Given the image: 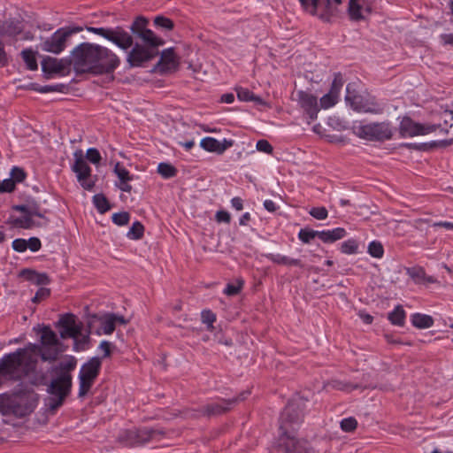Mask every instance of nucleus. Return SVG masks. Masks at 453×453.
Wrapping results in <instances>:
<instances>
[{
    "label": "nucleus",
    "mask_w": 453,
    "mask_h": 453,
    "mask_svg": "<svg viewBox=\"0 0 453 453\" xmlns=\"http://www.w3.org/2000/svg\"><path fill=\"white\" fill-rule=\"evenodd\" d=\"M331 386L334 389H337V390H342V391H345V392H351L355 389H359V388H362V389H367V388H371V389H374L376 388V386H362L360 384H354V383H350V382H348V381H342V380H333L331 382Z\"/></svg>",
    "instance_id": "nucleus-26"
},
{
    "label": "nucleus",
    "mask_w": 453,
    "mask_h": 453,
    "mask_svg": "<svg viewBox=\"0 0 453 453\" xmlns=\"http://www.w3.org/2000/svg\"><path fill=\"white\" fill-rule=\"evenodd\" d=\"M27 242V248L30 249L31 251H37L41 249V241L36 237H31L28 239Z\"/></svg>",
    "instance_id": "nucleus-60"
},
{
    "label": "nucleus",
    "mask_w": 453,
    "mask_h": 453,
    "mask_svg": "<svg viewBox=\"0 0 453 453\" xmlns=\"http://www.w3.org/2000/svg\"><path fill=\"white\" fill-rule=\"evenodd\" d=\"M303 8L306 11H309L311 15H315L317 13V10L319 4V0H299ZM326 4H330V0H326Z\"/></svg>",
    "instance_id": "nucleus-42"
},
{
    "label": "nucleus",
    "mask_w": 453,
    "mask_h": 453,
    "mask_svg": "<svg viewBox=\"0 0 453 453\" xmlns=\"http://www.w3.org/2000/svg\"><path fill=\"white\" fill-rule=\"evenodd\" d=\"M50 295V290L46 288H40L37 292L35 293V296L33 297L32 302L33 303H39L42 300L46 299Z\"/></svg>",
    "instance_id": "nucleus-53"
},
{
    "label": "nucleus",
    "mask_w": 453,
    "mask_h": 453,
    "mask_svg": "<svg viewBox=\"0 0 453 453\" xmlns=\"http://www.w3.org/2000/svg\"><path fill=\"white\" fill-rule=\"evenodd\" d=\"M129 181L130 180L117 182L116 187L123 192L130 193L132 191V186L129 184Z\"/></svg>",
    "instance_id": "nucleus-63"
},
{
    "label": "nucleus",
    "mask_w": 453,
    "mask_h": 453,
    "mask_svg": "<svg viewBox=\"0 0 453 453\" xmlns=\"http://www.w3.org/2000/svg\"><path fill=\"white\" fill-rule=\"evenodd\" d=\"M368 252L373 257H376V258L382 257V256L384 254V249H383L381 242H377V241L372 242L368 246Z\"/></svg>",
    "instance_id": "nucleus-38"
},
{
    "label": "nucleus",
    "mask_w": 453,
    "mask_h": 453,
    "mask_svg": "<svg viewBox=\"0 0 453 453\" xmlns=\"http://www.w3.org/2000/svg\"><path fill=\"white\" fill-rule=\"evenodd\" d=\"M388 320L395 326H403L405 322V311L402 305H397L395 310L388 313Z\"/></svg>",
    "instance_id": "nucleus-31"
},
{
    "label": "nucleus",
    "mask_w": 453,
    "mask_h": 453,
    "mask_svg": "<svg viewBox=\"0 0 453 453\" xmlns=\"http://www.w3.org/2000/svg\"><path fill=\"white\" fill-rule=\"evenodd\" d=\"M265 257L277 265L287 266H298L300 268H303L304 266V265L300 259L290 258L287 256H283L280 254H267L265 255Z\"/></svg>",
    "instance_id": "nucleus-23"
},
{
    "label": "nucleus",
    "mask_w": 453,
    "mask_h": 453,
    "mask_svg": "<svg viewBox=\"0 0 453 453\" xmlns=\"http://www.w3.org/2000/svg\"><path fill=\"white\" fill-rule=\"evenodd\" d=\"M98 321L100 323V328L96 329V334H111L115 330V324L111 318V313H106L103 316H97L96 314L89 316L88 321V327L92 328L93 324Z\"/></svg>",
    "instance_id": "nucleus-18"
},
{
    "label": "nucleus",
    "mask_w": 453,
    "mask_h": 453,
    "mask_svg": "<svg viewBox=\"0 0 453 453\" xmlns=\"http://www.w3.org/2000/svg\"><path fill=\"white\" fill-rule=\"evenodd\" d=\"M12 248L15 251L24 252L27 249V242L25 239H16L12 242Z\"/></svg>",
    "instance_id": "nucleus-58"
},
{
    "label": "nucleus",
    "mask_w": 453,
    "mask_h": 453,
    "mask_svg": "<svg viewBox=\"0 0 453 453\" xmlns=\"http://www.w3.org/2000/svg\"><path fill=\"white\" fill-rule=\"evenodd\" d=\"M59 328V334L62 339L73 338L77 344V338L81 336L82 324L77 323L76 316L66 313L61 316L56 324Z\"/></svg>",
    "instance_id": "nucleus-11"
},
{
    "label": "nucleus",
    "mask_w": 453,
    "mask_h": 453,
    "mask_svg": "<svg viewBox=\"0 0 453 453\" xmlns=\"http://www.w3.org/2000/svg\"><path fill=\"white\" fill-rule=\"evenodd\" d=\"M101 366L102 359L99 357H93L81 365L79 372L80 398H84L88 394L99 375Z\"/></svg>",
    "instance_id": "nucleus-6"
},
{
    "label": "nucleus",
    "mask_w": 453,
    "mask_h": 453,
    "mask_svg": "<svg viewBox=\"0 0 453 453\" xmlns=\"http://www.w3.org/2000/svg\"><path fill=\"white\" fill-rule=\"evenodd\" d=\"M319 234L320 231L301 229L298 234V237L303 242L309 243L315 237L319 238Z\"/></svg>",
    "instance_id": "nucleus-41"
},
{
    "label": "nucleus",
    "mask_w": 453,
    "mask_h": 453,
    "mask_svg": "<svg viewBox=\"0 0 453 453\" xmlns=\"http://www.w3.org/2000/svg\"><path fill=\"white\" fill-rule=\"evenodd\" d=\"M341 250L344 254H354L357 250V243L355 240H348L342 242Z\"/></svg>",
    "instance_id": "nucleus-48"
},
{
    "label": "nucleus",
    "mask_w": 453,
    "mask_h": 453,
    "mask_svg": "<svg viewBox=\"0 0 453 453\" xmlns=\"http://www.w3.org/2000/svg\"><path fill=\"white\" fill-rule=\"evenodd\" d=\"M310 215L316 219H325L328 216V211L325 207H313L309 211Z\"/></svg>",
    "instance_id": "nucleus-50"
},
{
    "label": "nucleus",
    "mask_w": 453,
    "mask_h": 453,
    "mask_svg": "<svg viewBox=\"0 0 453 453\" xmlns=\"http://www.w3.org/2000/svg\"><path fill=\"white\" fill-rule=\"evenodd\" d=\"M74 164L72 165V170L76 173L77 180L81 186L86 190H91L96 183L91 174V168L84 158V154L81 150H77L73 153Z\"/></svg>",
    "instance_id": "nucleus-9"
},
{
    "label": "nucleus",
    "mask_w": 453,
    "mask_h": 453,
    "mask_svg": "<svg viewBox=\"0 0 453 453\" xmlns=\"http://www.w3.org/2000/svg\"><path fill=\"white\" fill-rule=\"evenodd\" d=\"M216 219L218 222L229 223L231 220L230 214L226 211H219L216 213Z\"/></svg>",
    "instance_id": "nucleus-61"
},
{
    "label": "nucleus",
    "mask_w": 453,
    "mask_h": 453,
    "mask_svg": "<svg viewBox=\"0 0 453 453\" xmlns=\"http://www.w3.org/2000/svg\"><path fill=\"white\" fill-rule=\"evenodd\" d=\"M164 434L165 432L162 430L143 427L127 431L120 440L125 441L128 446H138L149 442L157 435Z\"/></svg>",
    "instance_id": "nucleus-12"
},
{
    "label": "nucleus",
    "mask_w": 453,
    "mask_h": 453,
    "mask_svg": "<svg viewBox=\"0 0 453 453\" xmlns=\"http://www.w3.org/2000/svg\"><path fill=\"white\" fill-rule=\"evenodd\" d=\"M15 184L13 180L10 177L3 181L0 180V193H10L15 189Z\"/></svg>",
    "instance_id": "nucleus-52"
},
{
    "label": "nucleus",
    "mask_w": 453,
    "mask_h": 453,
    "mask_svg": "<svg viewBox=\"0 0 453 453\" xmlns=\"http://www.w3.org/2000/svg\"><path fill=\"white\" fill-rule=\"evenodd\" d=\"M256 148L258 151L265 152L267 154H272L273 150V148L269 142L264 139L257 141Z\"/></svg>",
    "instance_id": "nucleus-54"
},
{
    "label": "nucleus",
    "mask_w": 453,
    "mask_h": 453,
    "mask_svg": "<svg viewBox=\"0 0 453 453\" xmlns=\"http://www.w3.org/2000/svg\"><path fill=\"white\" fill-rule=\"evenodd\" d=\"M45 375L43 373L35 374L33 379H31V383L34 385L43 384L45 381Z\"/></svg>",
    "instance_id": "nucleus-64"
},
{
    "label": "nucleus",
    "mask_w": 453,
    "mask_h": 453,
    "mask_svg": "<svg viewBox=\"0 0 453 453\" xmlns=\"http://www.w3.org/2000/svg\"><path fill=\"white\" fill-rule=\"evenodd\" d=\"M342 85H343V81H342V75L340 73H338L334 76V79L332 82L331 88H330L329 92L339 96V92H340Z\"/></svg>",
    "instance_id": "nucleus-51"
},
{
    "label": "nucleus",
    "mask_w": 453,
    "mask_h": 453,
    "mask_svg": "<svg viewBox=\"0 0 453 453\" xmlns=\"http://www.w3.org/2000/svg\"><path fill=\"white\" fill-rule=\"evenodd\" d=\"M93 203L98 212L105 213L111 209V204L104 194H96L93 196Z\"/></svg>",
    "instance_id": "nucleus-32"
},
{
    "label": "nucleus",
    "mask_w": 453,
    "mask_h": 453,
    "mask_svg": "<svg viewBox=\"0 0 453 453\" xmlns=\"http://www.w3.org/2000/svg\"><path fill=\"white\" fill-rule=\"evenodd\" d=\"M33 216H30L29 214L25 215L23 217L18 218L14 220L15 226L24 228V229H30L33 227H42L47 225L45 222H36L33 219Z\"/></svg>",
    "instance_id": "nucleus-28"
},
{
    "label": "nucleus",
    "mask_w": 453,
    "mask_h": 453,
    "mask_svg": "<svg viewBox=\"0 0 453 453\" xmlns=\"http://www.w3.org/2000/svg\"><path fill=\"white\" fill-rule=\"evenodd\" d=\"M111 343L107 341H103L100 345L99 349L104 352L103 358L109 357L111 354ZM102 359V357H100Z\"/></svg>",
    "instance_id": "nucleus-59"
},
{
    "label": "nucleus",
    "mask_w": 453,
    "mask_h": 453,
    "mask_svg": "<svg viewBox=\"0 0 453 453\" xmlns=\"http://www.w3.org/2000/svg\"><path fill=\"white\" fill-rule=\"evenodd\" d=\"M408 275L418 284L434 283L436 280L432 276H426L422 267H411L407 269Z\"/></svg>",
    "instance_id": "nucleus-22"
},
{
    "label": "nucleus",
    "mask_w": 453,
    "mask_h": 453,
    "mask_svg": "<svg viewBox=\"0 0 453 453\" xmlns=\"http://www.w3.org/2000/svg\"><path fill=\"white\" fill-rule=\"evenodd\" d=\"M353 133L359 138L368 141H384L392 137L390 125L387 122H375L366 125H354Z\"/></svg>",
    "instance_id": "nucleus-7"
},
{
    "label": "nucleus",
    "mask_w": 453,
    "mask_h": 453,
    "mask_svg": "<svg viewBox=\"0 0 453 453\" xmlns=\"http://www.w3.org/2000/svg\"><path fill=\"white\" fill-rule=\"evenodd\" d=\"M89 32L98 35L106 40H108L111 28H104V27H89L87 28Z\"/></svg>",
    "instance_id": "nucleus-57"
},
{
    "label": "nucleus",
    "mask_w": 453,
    "mask_h": 453,
    "mask_svg": "<svg viewBox=\"0 0 453 453\" xmlns=\"http://www.w3.org/2000/svg\"><path fill=\"white\" fill-rule=\"evenodd\" d=\"M157 172L164 178H171L175 176L177 173L175 167L167 163H160L157 166Z\"/></svg>",
    "instance_id": "nucleus-37"
},
{
    "label": "nucleus",
    "mask_w": 453,
    "mask_h": 453,
    "mask_svg": "<svg viewBox=\"0 0 453 453\" xmlns=\"http://www.w3.org/2000/svg\"><path fill=\"white\" fill-rule=\"evenodd\" d=\"M235 91L237 93V97L241 101H253L258 104H265V101L260 98L259 96H255L251 91H250L248 88H236Z\"/></svg>",
    "instance_id": "nucleus-30"
},
{
    "label": "nucleus",
    "mask_w": 453,
    "mask_h": 453,
    "mask_svg": "<svg viewBox=\"0 0 453 453\" xmlns=\"http://www.w3.org/2000/svg\"><path fill=\"white\" fill-rule=\"evenodd\" d=\"M346 101L349 103L351 108L357 111L364 112H377L368 104L363 102V98L360 96H346Z\"/></svg>",
    "instance_id": "nucleus-27"
},
{
    "label": "nucleus",
    "mask_w": 453,
    "mask_h": 453,
    "mask_svg": "<svg viewBox=\"0 0 453 453\" xmlns=\"http://www.w3.org/2000/svg\"><path fill=\"white\" fill-rule=\"evenodd\" d=\"M437 129L435 125H422L414 122L410 117H403L401 120L399 132L403 137L424 135Z\"/></svg>",
    "instance_id": "nucleus-13"
},
{
    "label": "nucleus",
    "mask_w": 453,
    "mask_h": 453,
    "mask_svg": "<svg viewBox=\"0 0 453 453\" xmlns=\"http://www.w3.org/2000/svg\"><path fill=\"white\" fill-rule=\"evenodd\" d=\"M81 31V27H65L57 30L50 38H47L41 44V49L44 51L59 54L65 48L67 40L72 35Z\"/></svg>",
    "instance_id": "nucleus-8"
},
{
    "label": "nucleus",
    "mask_w": 453,
    "mask_h": 453,
    "mask_svg": "<svg viewBox=\"0 0 453 453\" xmlns=\"http://www.w3.org/2000/svg\"><path fill=\"white\" fill-rule=\"evenodd\" d=\"M404 147L408 148V149H411V150H429L430 148H433L434 146H436V143L434 142V143H406L403 145Z\"/></svg>",
    "instance_id": "nucleus-55"
},
{
    "label": "nucleus",
    "mask_w": 453,
    "mask_h": 453,
    "mask_svg": "<svg viewBox=\"0 0 453 453\" xmlns=\"http://www.w3.org/2000/svg\"><path fill=\"white\" fill-rule=\"evenodd\" d=\"M19 276L38 286L47 285L50 282V280L46 273H40L31 269L21 270Z\"/></svg>",
    "instance_id": "nucleus-20"
},
{
    "label": "nucleus",
    "mask_w": 453,
    "mask_h": 453,
    "mask_svg": "<svg viewBox=\"0 0 453 453\" xmlns=\"http://www.w3.org/2000/svg\"><path fill=\"white\" fill-rule=\"evenodd\" d=\"M283 440L282 446L286 453H310L307 448V441L298 440L295 437L286 436Z\"/></svg>",
    "instance_id": "nucleus-19"
},
{
    "label": "nucleus",
    "mask_w": 453,
    "mask_h": 453,
    "mask_svg": "<svg viewBox=\"0 0 453 453\" xmlns=\"http://www.w3.org/2000/svg\"><path fill=\"white\" fill-rule=\"evenodd\" d=\"M154 24L166 30H172L174 27L173 20L164 16H157Z\"/></svg>",
    "instance_id": "nucleus-44"
},
{
    "label": "nucleus",
    "mask_w": 453,
    "mask_h": 453,
    "mask_svg": "<svg viewBox=\"0 0 453 453\" xmlns=\"http://www.w3.org/2000/svg\"><path fill=\"white\" fill-rule=\"evenodd\" d=\"M372 12V5L361 3L358 0H349L348 5V14L353 21L365 19Z\"/></svg>",
    "instance_id": "nucleus-16"
},
{
    "label": "nucleus",
    "mask_w": 453,
    "mask_h": 453,
    "mask_svg": "<svg viewBox=\"0 0 453 453\" xmlns=\"http://www.w3.org/2000/svg\"><path fill=\"white\" fill-rule=\"evenodd\" d=\"M242 286H243V280H238L237 284H235V285L227 284L224 290V294H226L228 296H236L241 292Z\"/></svg>",
    "instance_id": "nucleus-45"
},
{
    "label": "nucleus",
    "mask_w": 453,
    "mask_h": 453,
    "mask_svg": "<svg viewBox=\"0 0 453 453\" xmlns=\"http://www.w3.org/2000/svg\"><path fill=\"white\" fill-rule=\"evenodd\" d=\"M91 329L92 328H88V332L86 335L81 336V338H80V337L77 338V344L74 342V349L75 350H79L81 349H83L84 346L88 343L89 334H91Z\"/></svg>",
    "instance_id": "nucleus-56"
},
{
    "label": "nucleus",
    "mask_w": 453,
    "mask_h": 453,
    "mask_svg": "<svg viewBox=\"0 0 453 453\" xmlns=\"http://www.w3.org/2000/svg\"><path fill=\"white\" fill-rule=\"evenodd\" d=\"M77 365V359L67 356L64 360L51 367L52 380L47 388L50 395L45 398L46 411L54 413L63 405L65 398L71 392L73 385L72 372Z\"/></svg>",
    "instance_id": "nucleus-4"
},
{
    "label": "nucleus",
    "mask_w": 453,
    "mask_h": 453,
    "mask_svg": "<svg viewBox=\"0 0 453 453\" xmlns=\"http://www.w3.org/2000/svg\"><path fill=\"white\" fill-rule=\"evenodd\" d=\"M114 173L119 178V182L133 180V176L124 166L120 165V163H117L115 165Z\"/></svg>",
    "instance_id": "nucleus-40"
},
{
    "label": "nucleus",
    "mask_w": 453,
    "mask_h": 453,
    "mask_svg": "<svg viewBox=\"0 0 453 453\" xmlns=\"http://www.w3.org/2000/svg\"><path fill=\"white\" fill-rule=\"evenodd\" d=\"M144 234V226L140 221H135L133 223L129 231L127 234V236L131 240H140L142 238Z\"/></svg>",
    "instance_id": "nucleus-33"
},
{
    "label": "nucleus",
    "mask_w": 453,
    "mask_h": 453,
    "mask_svg": "<svg viewBox=\"0 0 453 453\" xmlns=\"http://www.w3.org/2000/svg\"><path fill=\"white\" fill-rule=\"evenodd\" d=\"M148 19L142 16L137 17L130 27L133 35L141 42H136L127 52V62L130 67H140L150 62L158 54V47L164 45L165 41L157 37L155 33L147 28Z\"/></svg>",
    "instance_id": "nucleus-3"
},
{
    "label": "nucleus",
    "mask_w": 453,
    "mask_h": 453,
    "mask_svg": "<svg viewBox=\"0 0 453 453\" xmlns=\"http://www.w3.org/2000/svg\"><path fill=\"white\" fill-rule=\"evenodd\" d=\"M202 322L207 325L209 330L213 328V323L216 320V315L210 310L203 311L201 313Z\"/></svg>",
    "instance_id": "nucleus-43"
},
{
    "label": "nucleus",
    "mask_w": 453,
    "mask_h": 453,
    "mask_svg": "<svg viewBox=\"0 0 453 453\" xmlns=\"http://www.w3.org/2000/svg\"><path fill=\"white\" fill-rule=\"evenodd\" d=\"M76 73H111L119 65L117 55L106 47L83 42L72 50Z\"/></svg>",
    "instance_id": "nucleus-2"
},
{
    "label": "nucleus",
    "mask_w": 453,
    "mask_h": 453,
    "mask_svg": "<svg viewBox=\"0 0 453 453\" xmlns=\"http://www.w3.org/2000/svg\"><path fill=\"white\" fill-rule=\"evenodd\" d=\"M21 55L28 69L33 71L37 69V61L32 50H22Z\"/></svg>",
    "instance_id": "nucleus-35"
},
{
    "label": "nucleus",
    "mask_w": 453,
    "mask_h": 453,
    "mask_svg": "<svg viewBox=\"0 0 453 453\" xmlns=\"http://www.w3.org/2000/svg\"><path fill=\"white\" fill-rule=\"evenodd\" d=\"M40 343H29L25 348L4 356L0 359V371L14 377L31 374L35 372L38 356L42 361L53 362L65 350L57 334L49 326L42 328Z\"/></svg>",
    "instance_id": "nucleus-1"
},
{
    "label": "nucleus",
    "mask_w": 453,
    "mask_h": 453,
    "mask_svg": "<svg viewBox=\"0 0 453 453\" xmlns=\"http://www.w3.org/2000/svg\"><path fill=\"white\" fill-rule=\"evenodd\" d=\"M65 88V85H56V86H44L42 88H41L39 89L40 92L42 93H47V92H51V91H62L63 88Z\"/></svg>",
    "instance_id": "nucleus-62"
},
{
    "label": "nucleus",
    "mask_w": 453,
    "mask_h": 453,
    "mask_svg": "<svg viewBox=\"0 0 453 453\" xmlns=\"http://www.w3.org/2000/svg\"><path fill=\"white\" fill-rule=\"evenodd\" d=\"M346 230L342 227H337L329 231H320L319 239L326 243L334 242L342 239L346 235Z\"/></svg>",
    "instance_id": "nucleus-24"
},
{
    "label": "nucleus",
    "mask_w": 453,
    "mask_h": 453,
    "mask_svg": "<svg viewBox=\"0 0 453 453\" xmlns=\"http://www.w3.org/2000/svg\"><path fill=\"white\" fill-rule=\"evenodd\" d=\"M357 426V421L355 418L349 417L341 421V428L344 432H353Z\"/></svg>",
    "instance_id": "nucleus-47"
},
{
    "label": "nucleus",
    "mask_w": 453,
    "mask_h": 453,
    "mask_svg": "<svg viewBox=\"0 0 453 453\" xmlns=\"http://www.w3.org/2000/svg\"><path fill=\"white\" fill-rule=\"evenodd\" d=\"M302 417L303 413L299 409V405L294 402L289 403L286 406L281 415L282 419L289 423L298 422Z\"/></svg>",
    "instance_id": "nucleus-21"
},
{
    "label": "nucleus",
    "mask_w": 453,
    "mask_h": 453,
    "mask_svg": "<svg viewBox=\"0 0 453 453\" xmlns=\"http://www.w3.org/2000/svg\"><path fill=\"white\" fill-rule=\"evenodd\" d=\"M111 219L115 225L123 226L129 223L130 214L127 211L114 213Z\"/></svg>",
    "instance_id": "nucleus-39"
},
{
    "label": "nucleus",
    "mask_w": 453,
    "mask_h": 453,
    "mask_svg": "<svg viewBox=\"0 0 453 453\" xmlns=\"http://www.w3.org/2000/svg\"><path fill=\"white\" fill-rule=\"evenodd\" d=\"M292 99L296 101L299 107L308 116L310 120H315L320 111L318 97L310 91L297 90L293 92Z\"/></svg>",
    "instance_id": "nucleus-10"
},
{
    "label": "nucleus",
    "mask_w": 453,
    "mask_h": 453,
    "mask_svg": "<svg viewBox=\"0 0 453 453\" xmlns=\"http://www.w3.org/2000/svg\"><path fill=\"white\" fill-rule=\"evenodd\" d=\"M237 402V399H232L224 404H214L207 408L209 414H221L230 410V406Z\"/></svg>",
    "instance_id": "nucleus-34"
},
{
    "label": "nucleus",
    "mask_w": 453,
    "mask_h": 453,
    "mask_svg": "<svg viewBox=\"0 0 453 453\" xmlns=\"http://www.w3.org/2000/svg\"><path fill=\"white\" fill-rule=\"evenodd\" d=\"M108 41L123 50L132 49L134 45L133 35L120 26L111 29Z\"/></svg>",
    "instance_id": "nucleus-15"
},
{
    "label": "nucleus",
    "mask_w": 453,
    "mask_h": 453,
    "mask_svg": "<svg viewBox=\"0 0 453 453\" xmlns=\"http://www.w3.org/2000/svg\"><path fill=\"white\" fill-rule=\"evenodd\" d=\"M200 146L210 152L222 154L226 150V147H219V142L212 137H205L202 139Z\"/></svg>",
    "instance_id": "nucleus-29"
},
{
    "label": "nucleus",
    "mask_w": 453,
    "mask_h": 453,
    "mask_svg": "<svg viewBox=\"0 0 453 453\" xmlns=\"http://www.w3.org/2000/svg\"><path fill=\"white\" fill-rule=\"evenodd\" d=\"M27 177L25 171L18 166H14L11 171V178L13 180L14 184L22 182Z\"/></svg>",
    "instance_id": "nucleus-46"
},
{
    "label": "nucleus",
    "mask_w": 453,
    "mask_h": 453,
    "mask_svg": "<svg viewBox=\"0 0 453 453\" xmlns=\"http://www.w3.org/2000/svg\"><path fill=\"white\" fill-rule=\"evenodd\" d=\"M86 159L94 165H98L102 157L98 150L90 148L86 152Z\"/></svg>",
    "instance_id": "nucleus-49"
},
{
    "label": "nucleus",
    "mask_w": 453,
    "mask_h": 453,
    "mask_svg": "<svg viewBox=\"0 0 453 453\" xmlns=\"http://www.w3.org/2000/svg\"><path fill=\"white\" fill-rule=\"evenodd\" d=\"M38 395L35 392H19L0 395V413L23 418L35 410Z\"/></svg>",
    "instance_id": "nucleus-5"
},
{
    "label": "nucleus",
    "mask_w": 453,
    "mask_h": 453,
    "mask_svg": "<svg viewBox=\"0 0 453 453\" xmlns=\"http://www.w3.org/2000/svg\"><path fill=\"white\" fill-rule=\"evenodd\" d=\"M337 100L338 96L336 95L328 92L320 98L319 105L320 109H328L334 106L337 103Z\"/></svg>",
    "instance_id": "nucleus-36"
},
{
    "label": "nucleus",
    "mask_w": 453,
    "mask_h": 453,
    "mask_svg": "<svg viewBox=\"0 0 453 453\" xmlns=\"http://www.w3.org/2000/svg\"><path fill=\"white\" fill-rule=\"evenodd\" d=\"M434 319L430 315L418 312L411 315V323L418 329L429 328L434 325Z\"/></svg>",
    "instance_id": "nucleus-25"
},
{
    "label": "nucleus",
    "mask_w": 453,
    "mask_h": 453,
    "mask_svg": "<svg viewBox=\"0 0 453 453\" xmlns=\"http://www.w3.org/2000/svg\"><path fill=\"white\" fill-rule=\"evenodd\" d=\"M180 60L173 48L164 50L160 54L159 61L155 65L153 71L161 74L174 72L178 69Z\"/></svg>",
    "instance_id": "nucleus-14"
},
{
    "label": "nucleus",
    "mask_w": 453,
    "mask_h": 453,
    "mask_svg": "<svg viewBox=\"0 0 453 453\" xmlns=\"http://www.w3.org/2000/svg\"><path fill=\"white\" fill-rule=\"evenodd\" d=\"M73 65V56L70 58L58 59L51 57L45 58L42 62V68L44 73H58L68 69Z\"/></svg>",
    "instance_id": "nucleus-17"
}]
</instances>
